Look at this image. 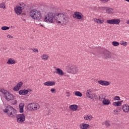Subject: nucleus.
<instances>
[{
	"instance_id": "1",
	"label": "nucleus",
	"mask_w": 129,
	"mask_h": 129,
	"mask_svg": "<svg viewBox=\"0 0 129 129\" xmlns=\"http://www.w3.org/2000/svg\"><path fill=\"white\" fill-rule=\"evenodd\" d=\"M29 16L33 20L41 22L42 21V13L41 11L37 9H32L29 12Z\"/></svg>"
},
{
	"instance_id": "2",
	"label": "nucleus",
	"mask_w": 129,
	"mask_h": 129,
	"mask_svg": "<svg viewBox=\"0 0 129 129\" xmlns=\"http://www.w3.org/2000/svg\"><path fill=\"white\" fill-rule=\"evenodd\" d=\"M3 111L7 113L9 117H16L17 115V111L10 105L8 106L6 109L3 110Z\"/></svg>"
},
{
	"instance_id": "3",
	"label": "nucleus",
	"mask_w": 129,
	"mask_h": 129,
	"mask_svg": "<svg viewBox=\"0 0 129 129\" xmlns=\"http://www.w3.org/2000/svg\"><path fill=\"white\" fill-rule=\"evenodd\" d=\"M40 104L37 103H31L27 105V108L30 111H36L40 109Z\"/></svg>"
},
{
	"instance_id": "4",
	"label": "nucleus",
	"mask_w": 129,
	"mask_h": 129,
	"mask_svg": "<svg viewBox=\"0 0 129 129\" xmlns=\"http://www.w3.org/2000/svg\"><path fill=\"white\" fill-rule=\"evenodd\" d=\"M1 91L2 93L4 94V97H5V99L8 101H11V100H14V95L10 92H9L8 91L5 90L4 89H2L1 90Z\"/></svg>"
},
{
	"instance_id": "5",
	"label": "nucleus",
	"mask_w": 129,
	"mask_h": 129,
	"mask_svg": "<svg viewBox=\"0 0 129 129\" xmlns=\"http://www.w3.org/2000/svg\"><path fill=\"white\" fill-rule=\"evenodd\" d=\"M68 72L71 74H77L79 72V69L74 64H70L69 66Z\"/></svg>"
},
{
	"instance_id": "6",
	"label": "nucleus",
	"mask_w": 129,
	"mask_h": 129,
	"mask_svg": "<svg viewBox=\"0 0 129 129\" xmlns=\"http://www.w3.org/2000/svg\"><path fill=\"white\" fill-rule=\"evenodd\" d=\"M53 18L58 24H60L61 22L62 23H65V22H66V19H65V17H64V15L63 14H56L54 16H53ZM60 20L61 21H60Z\"/></svg>"
},
{
	"instance_id": "7",
	"label": "nucleus",
	"mask_w": 129,
	"mask_h": 129,
	"mask_svg": "<svg viewBox=\"0 0 129 129\" xmlns=\"http://www.w3.org/2000/svg\"><path fill=\"white\" fill-rule=\"evenodd\" d=\"M53 13H49L45 16L44 18V22H45V23H47V24L53 23H54V22L53 21Z\"/></svg>"
},
{
	"instance_id": "8",
	"label": "nucleus",
	"mask_w": 129,
	"mask_h": 129,
	"mask_svg": "<svg viewBox=\"0 0 129 129\" xmlns=\"http://www.w3.org/2000/svg\"><path fill=\"white\" fill-rule=\"evenodd\" d=\"M74 19H76L77 20H83L84 16L81 12H75L73 15Z\"/></svg>"
},
{
	"instance_id": "9",
	"label": "nucleus",
	"mask_w": 129,
	"mask_h": 129,
	"mask_svg": "<svg viewBox=\"0 0 129 129\" xmlns=\"http://www.w3.org/2000/svg\"><path fill=\"white\" fill-rule=\"evenodd\" d=\"M107 23L109 25H119L120 19H109L107 20Z\"/></svg>"
},
{
	"instance_id": "10",
	"label": "nucleus",
	"mask_w": 129,
	"mask_h": 129,
	"mask_svg": "<svg viewBox=\"0 0 129 129\" xmlns=\"http://www.w3.org/2000/svg\"><path fill=\"white\" fill-rule=\"evenodd\" d=\"M17 121L19 122V123H22L24 122L26 119V116L24 114H18L17 117Z\"/></svg>"
},
{
	"instance_id": "11",
	"label": "nucleus",
	"mask_w": 129,
	"mask_h": 129,
	"mask_svg": "<svg viewBox=\"0 0 129 129\" xmlns=\"http://www.w3.org/2000/svg\"><path fill=\"white\" fill-rule=\"evenodd\" d=\"M32 92L31 89L28 88L27 89L21 90L19 91L20 95H27L29 92Z\"/></svg>"
},
{
	"instance_id": "12",
	"label": "nucleus",
	"mask_w": 129,
	"mask_h": 129,
	"mask_svg": "<svg viewBox=\"0 0 129 129\" xmlns=\"http://www.w3.org/2000/svg\"><path fill=\"white\" fill-rule=\"evenodd\" d=\"M102 10H104L106 11L107 14H109V15H112V14L114 13L113 11V9L112 8H108V7H103L102 8Z\"/></svg>"
},
{
	"instance_id": "13",
	"label": "nucleus",
	"mask_w": 129,
	"mask_h": 129,
	"mask_svg": "<svg viewBox=\"0 0 129 129\" xmlns=\"http://www.w3.org/2000/svg\"><path fill=\"white\" fill-rule=\"evenodd\" d=\"M104 56L106 59H110L112 56V54L110 51L108 50H105L104 51Z\"/></svg>"
},
{
	"instance_id": "14",
	"label": "nucleus",
	"mask_w": 129,
	"mask_h": 129,
	"mask_svg": "<svg viewBox=\"0 0 129 129\" xmlns=\"http://www.w3.org/2000/svg\"><path fill=\"white\" fill-rule=\"evenodd\" d=\"M98 83L102 86H108L110 84L109 82L104 80H99L98 81Z\"/></svg>"
},
{
	"instance_id": "15",
	"label": "nucleus",
	"mask_w": 129,
	"mask_h": 129,
	"mask_svg": "<svg viewBox=\"0 0 129 129\" xmlns=\"http://www.w3.org/2000/svg\"><path fill=\"white\" fill-rule=\"evenodd\" d=\"M53 73L54 74H57L60 76H63V75H64V72L59 68L56 69L55 70L53 71Z\"/></svg>"
},
{
	"instance_id": "16",
	"label": "nucleus",
	"mask_w": 129,
	"mask_h": 129,
	"mask_svg": "<svg viewBox=\"0 0 129 129\" xmlns=\"http://www.w3.org/2000/svg\"><path fill=\"white\" fill-rule=\"evenodd\" d=\"M14 12L18 16H20L22 14V7L20 6H16L14 9Z\"/></svg>"
},
{
	"instance_id": "17",
	"label": "nucleus",
	"mask_w": 129,
	"mask_h": 129,
	"mask_svg": "<svg viewBox=\"0 0 129 129\" xmlns=\"http://www.w3.org/2000/svg\"><path fill=\"white\" fill-rule=\"evenodd\" d=\"M22 86H23V83L22 82H20L16 86H15V87L13 88V90L14 91H19Z\"/></svg>"
},
{
	"instance_id": "18",
	"label": "nucleus",
	"mask_w": 129,
	"mask_h": 129,
	"mask_svg": "<svg viewBox=\"0 0 129 129\" xmlns=\"http://www.w3.org/2000/svg\"><path fill=\"white\" fill-rule=\"evenodd\" d=\"M122 109L123 112H129V105L127 104H124L122 106Z\"/></svg>"
},
{
	"instance_id": "19",
	"label": "nucleus",
	"mask_w": 129,
	"mask_h": 129,
	"mask_svg": "<svg viewBox=\"0 0 129 129\" xmlns=\"http://www.w3.org/2000/svg\"><path fill=\"white\" fill-rule=\"evenodd\" d=\"M79 127L80 129H88L90 127V125L89 124L83 123L80 124Z\"/></svg>"
},
{
	"instance_id": "20",
	"label": "nucleus",
	"mask_w": 129,
	"mask_h": 129,
	"mask_svg": "<svg viewBox=\"0 0 129 129\" xmlns=\"http://www.w3.org/2000/svg\"><path fill=\"white\" fill-rule=\"evenodd\" d=\"M44 86H54L55 83L54 81H47L43 83Z\"/></svg>"
},
{
	"instance_id": "21",
	"label": "nucleus",
	"mask_w": 129,
	"mask_h": 129,
	"mask_svg": "<svg viewBox=\"0 0 129 129\" xmlns=\"http://www.w3.org/2000/svg\"><path fill=\"white\" fill-rule=\"evenodd\" d=\"M41 59L43 61H48L49 60V55L46 53H43L41 55Z\"/></svg>"
},
{
	"instance_id": "22",
	"label": "nucleus",
	"mask_w": 129,
	"mask_h": 129,
	"mask_svg": "<svg viewBox=\"0 0 129 129\" xmlns=\"http://www.w3.org/2000/svg\"><path fill=\"white\" fill-rule=\"evenodd\" d=\"M7 63L9 64V65H13L14 64H16V60H15V59H14L13 58H10L8 61L7 62Z\"/></svg>"
},
{
	"instance_id": "23",
	"label": "nucleus",
	"mask_w": 129,
	"mask_h": 129,
	"mask_svg": "<svg viewBox=\"0 0 129 129\" xmlns=\"http://www.w3.org/2000/svg\"><path fill=\"white\" fill-rule=\"evenodd\" d=\"M69 108L71 110H73V111H75L77 110V109H78V106L76 104L71 105L69 107Z\"/></svg>"
},
{
	"instance_id": "24",
	"label": "nucleus",
	"mask_w": 129,
	"mask_h": 129,
	"mask_svg": "<svg viewBox=\"0 0 129 129\" xmlns=\"http://www.w3.org/2000/svg\"><path fill=\"white\" fill-rule=\"evenodd\" d=\"M85 120H92L93 119V116L90 114L86 115L84 117Z\"/></svg>"
},
{
	"instance_id": "25",
	"label": "nucleus",
	"mask_w": 129,
	"mask_h": 129,
	"mask_svg": "<svg viewBox=\"0 0 129 129\" xmlns=\"http://www.w3.org/2000/svg\"><path fill=\"white\" fill-rule=\"evenodd\" d=\"M93 21L95 22V23L100 24H103V22H104V20H101L100 19L96 18H94Z\"/></svg>"
},
{
	"instance_id": "26",
	"label": "nucleus",
	"mask_w": 129,
	"mask_h": 129,
	"mask_svg": "<svg viewBox=\"0 0 129 129\" xmlns=\"http://www.w3.org/2000/svg\"><path fill=\"white\" fill-rule=\"evenodd\" d=\"M106 98V95L105 94H101L99 96V99L100 101H103Z\"/></svg>"
},
{
	"instance_id": "27",
	"label": "nucleus",
	"mask_w": 129,
	"mask_h": 129,
	"mask_svg": "<svg viewBox=\"0 0 129 129\" xmlns=\"http://www.w3.org/2000/svg\"><path fill=\"white\" fill-rule=\"evenodd\" d=\"M123 101L114 102L112 103L113 106H120Z\"/></svg>"
},
{
	"instance_id": "28",
	"label": "nucleus",
	"mask_w": 129,
	"mask_h": 129,
	"mask_svg": "<svg viewBox=\"0 0 129 129\" xmlns=\"http://www.w3.org/2000/svg\"><path fill=\"white\" fill-rule=\"evenodd\" d=\"M25 107V103H20L19 104L20 112H24V107Z\"/></svg>"
},
{
	"instance_id": "29",
	"label": "nucleus",
	"mask_w": 129,
	"mask_h": 129,
	"mask_svg": "<svg viewBox=\"0 0 129 129\" xmlns=\"http://www.w3.org/2000/svg\"><path fill=\"white\" fill-rule=\"evenodd\" d=\"M102 103L104 105H109L110 104V101L109 99H105L102 101Z\"/></svg>"
},
{
	"instance_id": "30",
	"label": "nucleus",
	"mask_w": 129,
	"mask_h": 129,
	"mask_svg": "<svg viewBox=\"0 0 129 129\" xmlns=\"http://www.w3.org/2000/svg\"><path fill=\"white\" fill-rule=\"evenodd\" d=\"M91 90H88L87 92L86 93V95L88 97V98H90L92 94Z\"/></svg>"
},
{
	"instance_id": "31",
	"label": "nucleus",
	"mask_w": 129,
	"mask_h": 129,
	"mask_svg": "<svg viewBox=\"0 0 129 129\" xmlns=\"http://www.w3.org/2000/svg\"><path fill=\"white\" fill-rule=\"evenodd\" d=\"M102 125H105L106 126V127H108V126H110V123H109V121H105L104 122L102 123Z\"/></svg>"
},
{
	"instance_id": "32",
	"label": "nucleus",
	"mask_w": 129,
	"mask_h": 129,
	"mask_svg": "<svg viewBox=\"0 0 129 129\" xmlns=\"http://www.w3.org/2000/svg\"><path fill=\"white\" fill-rule=\"evenodd\" d=\"M97 97V96L96 95V94L94 93H92L91 94V97L90 98H91V99H96V98Z\"/></svg>"
},
{
	"instance_id": "33",
	"label": "nucleus",
	"mask_w": 129,
	"mask_h": 129,
	"mask_svg": "<svg viewBox=\"0 0 129 129\" xmlns=\"http://www.w3.org/2000/svg\"><path fill=\"white\" fill-rule=\"evenodd\" d=\"M75 95L76 96H79V97H81L82 96V93L79 91H77L75 93Z\"/></svg>"
},
{
	"instance_id": "34",
	"label": "nucleus",
	"mask_w": 129,
	"mask_h": 129,
	"mask_svg": "<svg viewBox=\"0 0 129 129\" xmlns=\"http://www.w3.org/2000/svg\"><path fill=\"white\" fill-rule=\"evenodd\" d=\"M112 45L114 46V47H117V46L119 45V43L116 41H113L112 42Z\"/></svg>"
},
{
	"instance_id": "35",
	"label": "nucleus",
	"mask_w": 129,
	"mask_h": 129,
	"mask_svg": "<svg viewBox=\"0 0 129 129\" xmlns=\"http://www.w3.org/2000/svg\"><path fill=\"white\" fill-rule=\"evenodd\" d=\"M1 30H2L3 31H7V30H10V27L8 26H3L1 28Z\"/></svg>"
},
{
	"instance_id": "36",
	"label": "nucleus",
	"mask_w": 129,
	"mask_h": 129,
	"mask_svg": "<svg viewBox=\"0 0 129 129\" xmlns=\"http://www.w3.org/2000/svg\"><path fill=\"white\" fill-rule=\"evenodd\" d=\"M1 9H6V4L5 3H2L0 4Z\"/></svg>"
},
{
	"instance_id": "37",
	"label": "nucleus",
	"mask_w": 129,
	"mask_h": 129,
	"mask_svg": "<svg viewBox=\"0 0 129 129\" xmlns=\"http://www.w3.org/2000/svg\"><path fill=\"white\" fill-rule=\"evenodd\" d=\"M113 100H114L115 101L120 100V97H119V96H116L114 97Z\"/></svg>"
},
{
	"instance_id": "38",
	"label": "nucleus",
	"mask_w": 129,
	"mask_h": 129,
	"mask_svg": "<svg viewBox=\"0 0 129 129\" xmlns=\"http://www.w3.org/2000/svg\"><path fill=\"white\" fill-rule=\"evenodd\" d=\"M120 44L122 46H125V47H126V46H127V42L126 41H122L121 42H120Z\"/></svg>"
},
{
	"instance_id": "39",
	"label": "nucleus",
	"mask_w": 129,
	"mask_h": 129,
	"mask_svg": "<svg viewBox=\"0 0 129 129\" xmlns=\"http://www.w3.org/2000/svg\"><path fill=\"white\" fill-rule=\"evenodd\" d=\"M32 51L34 52V53H39V50L37 48H32Z\"/></svg>"
},
{
	"instance_id": "40",
	"label": "nucleus",
	"mask_w": 129,
	"mask_h": 129,
	"mask_svg": "<svg viewBox=\"0 0 129 129\" xmlns=\"http://www.w3.org/2000/svg\"><path fill=\"white\" fill-rule=\"evenodd\" d=\"M50 92L52 93H56V89L52 88L50 89Z\"/></svg>"
},
{
	"instance_id": "41",
	"label": "nucleus",
	"mask_w": 129,
	"mask_h": 129,
	"mask_svg": "<svg viewBox=\"0 0 129 129\" xmlns=\"http://www.w3.org/2000/svg\"><path fill=\"white\" fill-rule=\"evenodd\" d=\"M113 112H114V114H116L117 115H118V112H119L118 110L115 109V110H113Z\"/></svg>"
},
{
	"instance_id": "42",
	"label": "nucleus",
	"mask_w": 129,
	"mask_h": 129,
	"mask_svg": "<svg viewBox=\"0 0 129 129\" xmlns=\"http://www.w3.org/2000/svg\"><path fill=\"white\" fill-rule=\"evenodd\" d=\"M7 38H8V39H13V38H14V37L12 36L10 34H8L7 35Z\"/></svg>"
},
{
	"instance_id": "43",
	"label": "nucleus",
	"mask_w": 129,
	"mask_h": 129,
	"mask_svg": "<svg viewBox=\"0 0 129 129\" xmlns=\"http://www.w3.org/2000/svg\"><path fill=\"white\" fill-rule=\"evenodd\" d=\"M100 2H102V3H108V2H109V1L110 0H100Z\"/></svg>"
},
{
	"instance_id": "44",
	"label": "nucleus",
	"mask_w": 129,
	"mask_h": 129,
	"mask_svg": "<svg viewBox=\"0 0 129 129\" xmlns=\"http://www.w3.org/2000/svg\"><path fill=\"white\" fill-rule=\"evenodd\" d=\"M20 7H21V9L22 8H23V7H25V4H24L23 3H20Z\"/></svg>"
},
{
	"instance_id": "45",
	"label": "nucleus",
	"mask_w": 129,
	"mask_h": 129,
	"mask_svg": "<svg viewBox=\"0 0 129 129\" xmlns=\"http://www.w3.org/2000/svg\"><path fill=\"white\" fill-rule=\"evenodd\" d=\"M66 93L67 94V97H70V92H66Z\"/></svg>"
},
{
	"instance_id": "46",
	"label": "nucleus",
	"mask_w": 129,
	"mask_h": 129,
	"mask_svg": "<svg viewBox=\"0 0 129 129\" xmlns=\"http://www.w3.org/2000/svg\"><path fill=\"white\" fill-rule=\"evenodd\" d=\"M17 103H18V101L15 100V101H14V104H17Z\"/></svg>"
},
{
	"instance_id": "47",
	"label": "nucleus",
	"mask_w": 129,
	"mask_h": 129,
	"mask_svg": "<svg viewBox=\"0 0 129 129\" xmlns=\"http://www.w3.org/2000/svg\"><path fill=\"white\" fill-rule=\"evenodd\" d=\"M126 23L127 24V25H129V20H127L126 21Z\"/></svg>"
},
{
	"instance_id": "48",
	"label": "nucleus",
	"mask_w": 129,
	"mask_h": 129,
	"mask_svg": "<svg viewBox=\"0 0 129 129\" xmlns=\"http://www.w3.org/2000/svg\"><path fill=\"white\" fill-rule=\"evenodd\" d=\"M125 1V2H127L128 3H129V0H124Z\"/></svg>"
}]
</instances>
